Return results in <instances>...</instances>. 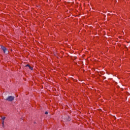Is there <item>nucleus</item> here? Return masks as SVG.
<instances>
[{
	"instance_id": "nucleus-2",
	"label": "nucleus",
	"mask_w": 130,
	"mask_h": 130,
	"mask_svg": "<svg viewBox=\"0 0 130 130\" xmlns=\"http://www.w3.org/2000/svg\"><path fill=\"white\" fill-rule=\"evenodd\" d=\"M1 48L2 50H3L4 53H8L9 51L8 50V49H7V48H6L5 46H1Z\"/></svg>"
},
{
	"instance_id": "nucleus-8",
	"label": "nucleus",
	"mask_w": 130,
	"mask_h": 130,
	"mask_svg": "<svg viewBox=\"0 0 130 130\" xmlns=\"http://www.w3.org/2000/svg\"><path fill=\"white\" fill-rule=\"evenodd\" d=\"M25 67H28V68H29V67H30V65H29V64H27V65H26V66Z\"/></svg>"
},
{
	"instance_id": "nucleus-6",
	"label": "nucleus",
	"mask_w": 130,
	"mask_h": 130,
	"mask_svg": "<svg viewBox=\"0 0 130 130\" xmlns=\"http://www.w3.org/2000/svg\"><path fill=\"white\" fill-rule=\"evenodd\" d=\"M28 68H29V69L30 70H31V71L33 70V68H32L31 67L29 66Z\"/></svg>"
},
{
	"instance_id": "nucleus-3",
	"label": "nucleus",
	"mask_w": 130,
	"mask_h": 130,
	"mask_svg": "<svg viewBox=\"0 0 130 130\" xmlns=\"http://www.w3.org/2000/svg\"><path fill=\"white\" fill-rule=\"evenodd\" d=\"M64 119L66 121H70L71 120V118L69 116L66 117Z\"/></svg>"
},
{
	"instance_id": "nucleus-5",
	"label": "nucleus",
	"mask_w": 130,
	"mask_h": 130,
	"mask_svg": "<svg viewBox=\"0 0 130 130\" xmlns=\"http://www.w3.org/2000/svg\"><path fill=\"white\" fill-rule=\"evenodd\" d=\"M2 119L3 120V121H4V120H5V119H6V117H2Z\"/></svg>"
},
{
	"instance_id": "nucleus-1",
	"label": "nucleus",
	"mask_w": 130,
	"mask_h": 130,
	"mask_svg": "<svg viewBox=\"0 0 130 130\" xmlns=\"http://www.w3.org/2000/svg\"><path fill=\"white\" fill-rule=\"evenodd\" d=\"M15 99V97L13 96H9L7 99L6 100L7 101H9L10 102H12Z\"/></svg>"
},
{
	"instance_id": "nucleus-7",
	"label": "nucleus",
	"mask_w": 130,
	"mask_h": 130,
	"mask_svg": "<svg viewBox=\"0 0 130 130\" xmlns=\"http://www.w3.org/2000/svg\"><path fill=\"white\" fill-rule=\"evenodd\" d=\"M45 114H48V112L47 111L45 112Z\"/></svg>"
},
{
	"instance_id": "nucleus-4",
	"label": "nucleus",
	"mask_w": 130,
	"mask_h": 130,
	"mask_svg": "<svg viewBox=\"0 0 130 130\" xmlns=\"http://www.w3.org/2000/svg\"><path fill=\"white\" fill-rule=\"evenodd\" d=\"M2 126H3V127H4V126H5V124H4V121H3V122H2Z\"/></svg>"
}]
</instances>
